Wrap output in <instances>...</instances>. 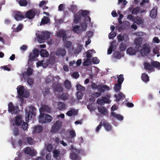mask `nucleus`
<instances>
[{
	"label": "nucleus",
	"mask_w": 160,
	"mask_h": 160,
	"mask_svg": "<svg viewBox=\"0 0 160 160\" xmlns=\"http://www.w3.org/2000/svg\"><path fill=\"white\" fill-rule=\"evenodd\" d=\"M44 38L45 39H49L50 37V33L49 32H42Z\"/></svg>",
	"instance_id": "79ce46f5"
},
{
	"label": "nucleus",
	"mask_w": 160,
	"mask_h": 160,
	"mask_svg": "<svg viewBox=\"0 0 160 160\" xmlns=\"http://www.w3.org/2000/svg\"><path fill=\"white\" fill-rule=\"evenodd\" d=\"M58 97L59 98L65 100L68 99L69 98V96L68 94L66 93H63L61 95L58 96Z\"/></svg>",
	"instance_id": "bb28decb"
},
{
	"label": "nucleus",
	"mask_w": 160,
	"mask_h": 160,
	"mask_svg": "<svg viewBox=\"0 0 160 160\" xmlns=\"http://www.w3.org/2000/svg\"><path fill=\"white\" fill-rule=\"evenodd\" d=\"M136 22L138 24H141L143 23V20L141 18H138L135 19Z\"/></svg>",
	"instance_id": "e2e57ef3"
},
{
	"label": "nucleus",
	"mask_w": 160,
	"mask_h": 160,
	"mask_svg": "<svg viewBox=\"0 0 160 160\" xmlns=\"http://www.w3.org/2000/svg\"><path fill=\"white\" fill-rule=\"evenodd\" d=\"M114 96L116 98V101L117 102L120 101L122 99H123L125 98L123 94L121 92L117 95L115 94Z\"/></svg>",
	"instance_id": "412c9836"
},
{
	"label": "nucleus",
	"mask_w": 160,
	"mask_h": 160,
	"mask_svg": "<svg viewBox=\"0 0 160 160\" xmlns=\"http://www.w3.org/2000/svg\"><path fill=\"white\" fill-rule=\"evenodd\" d=\"M110 90L109 87L106 85H98V90L100 92L103 93L106 90Z\"/></svg>",
	"instance_id": "9b49d317"
},
{
	"label": "nucleus",
	"mask_w": 160,
	"mask_h": 160,
	"mask_svg": "<svg viewBox=\"0 0 160 160\" xmlns=\"http://www.w3.org/2000/svg\"><path fill=\"white\" fill-rule=\"evenodd\" d=\"M57 34L58 37H62L66 34L65 32L63 31H60L57 32Z\"/></svg>",
	"instance_id": "3c124183"
},
{
	"label": "nucleus",
	"mask_w": 160,
	"mask_h": 160,
	"mask_svg": "<svg viewBox=\"0 0 160 160\" xmlns=\"http://www.w3.org/2000/svg\"><path fill=\"white\" fill-rule=\"evenodd\" d=\"M42 36V34L41 33V34L37 36V38L40 43H42L44 42L45 39Z\"/></svg>",
	"instance_id": "f704fd0d"
},
{
	"label": "nucleus",
	"mask_w": 160,
	"mask_h": 160,
	"mask_svg": "<svg viewBox=\"0 0 160 160\" xmlns=\"http://www.w3.org/2000/svg\"><path fill=\"white\" fill-rule=\"evenodd\" d=\"M88 24L86 22H84L81 24V27L82 30V31H86V28L87 27Z\"/></svg>",
	"instance_id": "052dcab7"
},
{
	"label": "nucleus",
	"mask_w": 160,
	"mask_h": 160,
	"mask_svg": "<svg viewBox=\"0 0 160 160\" xmlns=\"http://www.w3.org/2000/svg\"><path fill=\"white\" fill-rule=\"evenodd\" d=\"M151 65H152L153 68L160 69V63L157 61H153L151 62Z\"/></svg>",
	"instance_id": "393cba45"
},
{
	"label": "nucleus",
	"mask_w": 160,
	"mask_h": 160,
	"mask_svg": "<svg viewBox=\"0 0 160 160\" xmlns=\"http://www.w3.org/2000/svg\"><path fill=\"white\" fill-rule=\"evenodd\" d=\"M113 47H114L113 45H111L110 46L108 50L107 53L108 54H110L112 53Z\"/></svg>",
	"instance_id": "338daca9"
},
{
	"label": "nucleus",
	"mask_w": 160,
	"mask_h": 160,
	"mask_svg": "<svg viewBox=\"0 0 160 160\" xmlns=\"http://www.w3.org/2000/svg\"><path fill=\"white\" fill-rule=\"evenodd\" d=\"M157 15V11L153 8L151 11L150 16L152 18H155Z\"/></svg>",
	"instance_id": "a878e982"
},
{
	"label": "nucleus",
	"mask_w": 160,
	"mask_h": 160,
	"mask_svg": "<svg viewBox=\"0 0 160 160\" xmlns=\"http://www.w3.org/2000/svg\"><path fill=\"white\" fill-rule=\"evenodd\" d=\"M28 126V124L27 123L23 122L22 125V128L23 129V130L24 131H26V130L27 131V128Z\"/></svg>",
	"instance_id": "8fccbe9b"
},
{
	"label": "nucleus",
	"mask_w": 160,
	"mask_h": 160,
	"mask_svg": "<svg viewBox=\"0 0 160 160\" xmlns=\"http://www.w3.org/2000/svg\"><path fill=\"white\" fill-rule=\"evenodd\" d=\"M58 106L59 110H62L65 108V103L61 102H58Z\"/></svg>",
	"instance_id": "58836bf2"
},
{
	"label": "nucleus",
	"mask_w": 160,
	"mask_h": 160,
	"mask_svg": "<svg viewBox=\"0 0 160 160\" xmlns=\"http://www.w3.org/2000/svg\"><path fill=\"white\" fill-rule=\"evenodd\" d=\"M72 152L70 154V158L72 160H81V158L79 156L81 151L75 148L72 145L71 147Z\"/></svg>",
	"instance_id": "f03ea898"
},
{
	"label": "nucleus",
	"mask_w": 160,
	"mask_h": 160,
	"mask_svg": "<svg viewBox=\"0 0 160 160\" xmlns=\"http://www.w3.org/2000/svg\"><path fill=\"white\" fill-rule=\"evenodd\" d=\"M122 84L118 83L115 85V87L114 88L115 92H118L119 91L121 88Z\"/></svg>",
	"instance_id": "37998d69"
},
{
	"label": "nucleus",
	"mask_w": 160,
	"mask_h": 160,
	"mask_svg": "<svg viewBox=\"0 0 160 160\" xmlns=\"http://www.w3.org/2000/svg\"><path fill=\"white\" fill-rule=\"evenodd\" d=\"M77 9V7L74 5H72L70 7L71 11L74 12Z\"/></svg>",
	"instance_id": "774afa93"
},
{
	"label": "nucleus",
	"mask_w": 160,
	"mask_h": 160,
	"mask_svg": "<svg viewBox=\"0 0 160 160\" xmlns=\"http://www.w3.org/2000/svg\"><path fill=\"white\" fill-rule=\"evenodd\" d=\"M8 111L12 113L17 114L19 111L18 106H15L12 102H9L8 105Z\"/></svg>",
	"instance_id": "0eeeda50"
},
{
	"label": "nucleus",
	"mask_w": 160,
	"mask_h": 160,
	"mask_svg": "<svg viewBox=\"0 0 160 160\" xmlns=\"http://www.w3.org/2000/svg\"><path fill=\"white\" fill-rule=\"evenodd\" d=\"M77 90L79 91H83L85 90V88L80 84H78L76 86Z\"/></svg>",
	"instance_id": "49530a36"
},
{
	"label": "nucleus",
	"mask_w": 160,
	"mask_h": 160,
	"mask_svg": "<svg viewBox=\"0 0 160 160\" xmlns=\"http://www.w3.org/2000/svg\"><path fill=\"white\" fill-rule=\"evenodd\" d=\"M40 11L39 10L36 8H33L29 10L25 14V18L29 19H33L35 16L39 15L40 14Z\"/></svg>",
	"instance_id": "f257e3e1"
},
{
	"label": "nucleus",
	"mask_w": 160,
	"mask_h": 160,
	"mask_svg": "<svg viewBox=\"0 0 160 160\" xmlns=\"http://www.w3.org/2000/svg\"><path fill=\"white\" fill-rule=\"evenodd\" d=\"M150 51V47L147 43L143 45V48L141 50V54L142 56H146L149 53Z\"/></svg>",
	"instance_id": "423d86ee"
},
{
	"label": "nucleus",
	"mask_w": 160,
	"mask_h": 160,
	"mask_svg": "<svg viewBox=\"0 0 160 160\" xmlns=\"http://www.w3.org/2000/svg\"><path fill=\"white\" fill-rule=\"evenodd\" d=\"M65 88L68 89H70L71 88V85L70 82L68 80L65 81L64 82Z\"/></svg>",
	"instance_id": "72a5a7b5"
},
{
	"label": "nucleus",
	"mask_w": 160,
	"mask_h": 160,
	"mask_svg": "<svg viewBox=\"0 0 160 160\" xmlns=\"http://www.w3.org/2000/svg\"><path fill=\"white\" fill-rule=\"evenodd\" d=\"M18 3L21 6L26 7L28 4V2L26 0H19Z\"/></svg>",
	"instance_id": "e433bc0d"
},
{
	"label": "nucleus",
	"mask_w": 160,
	"mask_h": 160,
	"mask_svg": "<svg viewBox=\"0 0 160 160\" xmlns=\"http://www.w3.org/2000/svg\"><path fill=\"white\" fill-rule=\"evenodd\" d=\"M142 79L144 82L148 81L149 80L148 75L145 73H143L142 75Z\"/></svg>",
	"instance_id": "473e14b6"
},
{
	"label": "nucleus",
	"mask_w": 160,
	"mask_h": 160,
	"mask_svg": "<svg viewBox=\"0 0 160 160\" xmlns=\"http://www.w3.org/2000/svg\"><path fill=\"white\" fill-rule=\"evenodd\" d=\"M29 58L28 60V63L29 64L30 62H31L34 60L37 57H36L35 55L32 54V53H31L28 56Z\"/></svg>",
	"instance_id": "c9c22d12"
},
{
	"label": "nucleus",
	"mask_w": 160,
	"mask_h": 160,
	"mask_svg": "<svg viewBox=\"0 0 160 160\" xmlns=\"http://www.w3.org/2000/svg\"><path fill=\"white\" fill-rule=\"evenodd\" d=\"M119 48L120 51H125L126 49V46L125 43L122 42L120 45Z\"/></svg>",
	"instance_id": "c03bdc74"
},
{
	"label": "nucleus",
	"mask_w": 160,
	"mask_h": 160,
	"mask_svg": "<svg viewBox=\"0 0 160 160\" xmlns=\"http://www.w3.org/2000/svg\"><path fill=\"white\" fill-rule=\"evenodd\" d=\"M24 87L23 86L19 85L17 87V92L19 96H23L24 93Z\"/></svg>",
	"instance_id": "dca6fc26"
},
{
	"label": "nucleus",
	"mask_w": 160,
	"mask_h": 160,
	"mask_svg": "<svg viewBox=\"0 0 160 160\" xmlns=\"http://www.w3.org/2000/svg\"><path fill=\"white\" fill-rule=\"evenodd\" d=\"M26 139L27 143L29 145H32L35 143L34 139L31 137H27Z\"/></svg>",
	"instance_id": "2f4dec72"
},
{
	"label": "nucleus",
	"mask_w": 160,
	"mask_h": 160,
	"mask_svg": "<svg viewBox=\"0 0 160 160\" xmlns=\"http://www.w3.org/2000/svg\"><path fill=\"white\" fill-rule=\"evenodd\" d=\"M54 90L55 92H62L63 91L62 87V85L61 83H58L55 86L54 88Z\"/></svg>",
	"instance_id": "f3484780"
},
{
	"label": "nucleus",
	"mask_w": 160,
	"mask_h": 160,
	"mask_svg": "<svg viewBox=\"0 0 160 160\" xmlns=\"http://www.w3.org/2000/svg\"><path fill=\"white\" fill-rule=\"evenodd\" d=\"M80 11H79L77 13L74 15V22L75 24L78 23L81 20V17L80 14Z\"/></svg>",
	"instance_id": "4468645a"
},
{
	"label": "nucleus",
	"mask_w": 160,
	"mask_h": 160,
	"mask_svg": "<svg viewBox=\"0 0 160 160\" xmlns=\"http://www.w3.org/2000/svg\"><path fill=\"white\" fill-rule=\"evenodd\" d=\"M36 108L33 106L29 107V111H26V118L29 120L32 118L33 116H35L36 115Z\"/></svg>",
	"instance_id": "20e7f679"
},
{
	"label": "nucleus",
	"mask_w": 160,
	"mask_h": 160,
	"mask_svg": "<svg viewBox=\"0 0 160 160\" xmlns=\"http://www.w3.org/2000/svg\"><path fill=\"white\" fill-rule=\"evenodd\" d=\"M32 53L37 57H38L39 55V52L37 49H34L33 50V52Z\"/></svg>",
	"instance_id": "69168bd1"
},
{
	"label": "nucleus",
	"mask_w": 160,
	"mask_h": 160,
	"mask_svg": "<svg viewBox=\"0 0 160 160\" xmlns=\"http://www.w3.org/2000/svg\"><path fill=\"white\" fill-rule=\"evenodd\" d=\"M140 11V8L138 7H137L134 8L132 12V14L136 15Z\"/></svg>",
	"instance_id": "603ef678"
},
{
	"label": "nucleus",
	"mask_w": 160,
	"mask_h": 160,
	"mask_svg": "<svg viewBox=\"0 0 160 160\" xmlns=\"http://www.w3.org/2000/svg\"><path fill=\"white\" fill-rule=\"evenodd\" d=\"M99 60L97 57H95L93 58L92 60V62L95 64H97L99 62Z\"/></svg>",
	"instance_id": "bf43d9fd"
},
{
	"label": "nucleus",
	"mask_w": 160,
	"mask_h": 160,
	"mask_svg": "<svg viewBox=\"0 0 160 160\" xmlns=\"http://www.w3.org/2000/svg\"><path fill=\"white\" fill-rule=\"evenodd\" d=\"M27 82L29 85H31L33 84L34 81L32 79L29 78L27 79Z\"/></svg>",
	"instance_id": "0e129e2a"
},
{
	"label": "nucleus",
	"mask_w": 160,
	"mask_h": 160,
	"mask_svg": "<svg viewBox=\"0 0 160 160\" xmlns=\"http://www.w3.org/2000/svg\"><path fill=\"white\" fill-rule=\"evenodd\" d=\"M42 130V126L37 125L35 126L33 129V132L34 133L41 132Z\"/></svg>",
	"instance_id": "b1692460"
},
{
	"label": "nucleus",
	"mask_w": 160,
	"mask_h": 160,
	"mask_svg": "<svg viewBox=\"0 0 160 160\" xmlns=\"http://www.w3.org/2000/svg\"><path fill=\"white\" fill-rule=\"evenodd\" d=\"M33 69L31 68H28L27 69L26 74L28 76L31 75L33 72Z\"/></svg>",
	"instance_id": "6e6d98bb"
},
{
	"label": "nucleus",
	"mask_w": 160,
	"mask_h": 160,
	"mask_svg": "<svg viewBox=\"0 0 160 160\" xmlns=\"http://www.w3.org/2000/svg\"><path fill=\"white\" fill-rule=\"evenodd\" d=\"M22 123V118L21 115H18L15 117V123L16 125L19 126Z\"/></svg>",
	"instance_id": "6ab92c4d"
},
{
	"label": "nucleus",
	"mask_w": 160,
	"mask_h": 160,
	"mask_svg": "<svg viewBox=\"0 0 160 160\" xmlns=\"http://www.w3.org/2000/svg\"><path fill=\"white\" fill-rule=\"evenodd\" d=\"M111 114L112 116L119 121H121L123 119V117L122 116L119 114H116L113 111L111 112Z\"/></svg>",
	"instance_id": "aec40b11"
},
{
	"label": "nucleus",
	"mask_w": 160,
	"mask_h": 160,
	"mask_svg": "<svg viewBox=\"0 0 160 160\" xmlns=\"http://www.w3.org/2000/svg\"><path fill=\"white\" fill-rule=\"evenodd\" d=\"M101 99H98L97 100V103L99 104L102 105L105 103H109L110 101L109 98L106 97H102Z\"/></svg>",
	"instance_id": "1a4fd4ad"
},
{
	"label": "nucleus",
	"mask_w": 160,
	"mask_h": 160,
	"mask_svg": "<svg viewBox=\"0 0 160 160\" xmlns=\"http://www.w3.org/2000/svg\"><path fill=\"white\" fill-rule=\"evenodd\" d=\"M40 54L42 57H48L49 56L48 52L45 50H42L40 52Z\"/></svg>",
	"instance_id": "7c9ffc66"
},
{
	"label": "nucleus",
	"mask_w": 160,
	"mask_h": 160,
	"mask_svg": "<svg viewBox=\"0 0 160 160\" xmlns=\"http://www.w3.org/2000/svg\"><path fill=\"white\" fill-rule=\"evenodd\" d=\"M83 95V93L80 91H78L76 94L77 98L79 100L82 99Z\"/></svg>",
	"instance_id": "864d4df0"
},
{
	"label": "nucleus",
	"mask_w": 160,
	"mask_h": 160,
	"mask_svg": "<svg viewBox=\"0 0 160 160\" xmlns=\"http://www.w3.org/2000/svg\"><path fill=\"white\" fill-rule=\"evenodd\" d=\"M67 114L69 116L71 117L73 115H77V112L74 109H72L71 110L68 111L67 113Z\"/></svg>",
	"instance_id": "c85d7f7f"
},
{
	"label": "nucleus",
	"mask_w": 160,
	"mask_h": 160,
	"mask_svg": "<svg viewBox=\"0 0 160 160\" xmlns=\"http://www.w3.org/2000/svg\"><path fill=\"white\" fill-rule=\"evenodd\" d=\"M102 124L105 129L108 132L111 131L112 130V127L111 124L108 122H106L104 120L102 122Z\"/></svg>",
	"instance_id": "2eb2a0df"
},
{
	"label": "nucleus",
	"mask_w": 160,
	"mask_h": 160,
	"mask_svg": "<svg viewBox=\"0 0 160 160\" xmlns=\"http://www.w3.org/2000/svg\"><path fill=\"white\" fill-rule=\"evenodd\" d=\"M134 42L136 45V48L138 49L141 47L142 41H140L138 39H136L135 40Z\"/></svg>",
	"instance_id": "a19ab883"
},
{
	"label": "nucleus",
	"mask_w": 160,
	"mask_h": 160,
	"mask_svg": "<svg viewBox=\"0 0 160 160\" xmlns=\"http://www.w3.org/2000/svg\"><path fill=\"white\" fill-rule=\"evenodd\" d=\"M51 111V108L46 105H44L42 106L39 110L40 113H43L45 112H50Z\"/></svg>",
	"instance_id": "f8f14e48"
},
{
	"label": "nucleus",
	"mask_w": 160,
	"mask_h": 160,
	"mask_svg": "<svg viewBox=\"0 0 160 160\" xmlns=\"http://www.w3.org/2000/svg\"><path fill=\"white\" fill-rule=\"evenodd\" d=\"M144 66L145 69L150 71L153 70V67L152 65L149 63L145 62L144 63Z\"/></svg>",
	"instance_id": "c756f323"
},
{
	"label": "nucleus",
	"mask_w": 160,
	"mask_h": 160,
	"mask_svg": "<svg viewBox=\"0 0 160 160\" xmlns=\"http://www.w3.org/2000/svg\"><path fill=\"white\" fill-rule=\"evenodd\" d=\"M116 36V33L113 31H111L108 35V38L110 39H113Z\"/></svg>",
	"instance_id": "09e8293b"
},
{
	"label": "nucleus",
	"mask_w": 160,
	"mask_h": 160,
	"mask_svg": "<svg viewBox=\"0 0 160 160\" xmlns=\"http://www.w3.org/2000/svg\"><path fill=\"white\" fill-rule=\"evenodd\" d=\"M52 118L50 115L44 113H40L39 121L42 123H48L51 122Z\"/></svg>",
	"instance_id": "7ed1b4c3"
},
{
	"label": "nucleus",
	"mask_w": 160,
	"mask_h": 160,
	"mask_svg": "<svg viewBox=\"0 0 160 160\" xmlns=\"http://www.w3.org/2000/svg\"><path fill=\"white\" fill-rule=\"evenodd\" d=\"M80 27L79 25H76L72 27L73 31L78 34H81L82 32V30L80 28Z\"/></svg>",
	"instance_id": "a211bd4d"
},
{
	"label": "nucleus",
	"mask_w": 160,
	"mask_h": 160,
	"mask_svg": "<svg viewBox=\"0 0 160 160\" xmlns=\"http://www.w3.org/2000/svg\"><path fill=\"white\" fill-rule=\"evenodd\" d=\"M62 124V122L60 120H57L54 122L51 127V132L54 133H56L61 128Z\"/></svg>",
	"instance_id": "39448f33"
},
{
	"label": "nucleus",
	"mask_w": 160,
	"mask_h": 160,
	"mask_svg": "<svg viewBox=\"0 0 160 160\" xmlns=\"http://www.w3.org/2000/svg\"><path fill=\"white\" fill-rule=\"evenodd\" d=\"M98 109L99 112L102 114L104 115L107 113V111L106 109L103 107H98Z\"/></svg>",
	"instance_id": "cd10ccee"
},
{
	"label": "nucleus",
	"mask_w": 160,
	"mask_h": 160,
	"mask_svg": "<svg viewBox=\"0 0 160 160\" xmlns=\"http://www.w3.org/2000/svg\"><path fill=\"white\" fill-rule=\"evenodd\" d=\"M126 51L127 53L130 55H135L137 52L136 49L132 47H130L128 48Z\"/></svg>",
	"instance_id": "5701e85b"
},
{
	"label": "nucleus",
	"mask_w": 160,
	"mask_h": 160,
	"mask_svg": "<svg viewBox=\"0 0 160 160\" xmlns=\"http://www.w3.org/2000/svg\"><path fill=\"white\" fill-rule=\"evenodd\" d=\"M65 45L64 46L68 48H70L72 45V43L70 41H67L64 42Z\"/></svg>",
	"instance_id": "5fc2aeb1"
},
{
	"label": "nucleus",
	"mask_w": 160,
	"mask_h": 160,
	"mask_svg": "<svg viewBox=\"0 0 160 160\" xmlns=\"http://www.w3.org/2000/svg\"><path fill=\"white\" fill-rule=\"evenodd\" d=\"M114 57L116 59H120L121 58V53L119 52H115L113 54Z\"/></svg>",
	"instance_id": "de8ad7c7"
},
{
	"label": "nucleus",
	"mask_w": 160,
	"mask_h": 160,
	"mask_svg": "<svg viewBox=\"0 0 160 160\" xmlns=\"http://www.w3.org/2000/svg\"><path fill=\"white\" fill-rule=\"evenodd\" d=\"M102 121L100 122L98 125L96 127V129L95 130L96 132H99L100 130L102 125Z\"/></svg>",
	"instance_id": "13d9d810"
},
{
	"label": "nucleus",
	"mask_w": 160,
	"mask_h": 160,
	"mask_svg": "<svg viewBox=\"0 0 160 160\" xmlns=\"http://www.w3.org/2000/svg\"><path fill=\"white\" fill-rule=\"evenodd\" d=\"M13 15L15 19L17 21L22 20L25 18L23 13L21 11H14Z\"/></svg>",
	"instance_id": "6e6552de"
},
{
	"label": "nucleus",
	"mask_w": 160,
	"mask_h": 160,
	"mask_svg": "<svg viewBox=\"0 0 160 160\" xmlns=\"http://www.w3.org/2000/svg\"><path fill=\"white\" fill-rule=\"evenodd\" d=\"M91 60L90 59L87 58L83 62V65L84 66H88L91 64Z\"/></svg>",
	"instance_id": "a18cd8bd"
},
{
	"label": "nucleus",
	"mask_w": 160,
	"mask_h": 160,
	"mask_svg": "<svg viewBox=\"0 0 160 160\" xmlns=\"http://www.w3.org/2000/svg\"><path fill=\"white\" fill-rule=\"evenodd\" d=\"M80 14L81 17H85L88 15L89 12L88 11L85 10H81Z\"/></svg>",
	"instance_id": "4c0bfd02"
},
{
	"label": "nucleus",
	"mask_w": 160,
	"mask_h": 160,
	"mask_svg": "<svg viewBox=\"0 0 160 160\" xmlns=\"http://www.w3.org/2000/svg\"><path fill=\"white\" fill-rule=\"evenodd\" d=\"M66 51L65 50L60 48L58 49L56 52V55L58 56L63 57L66 54Z\"/></svg>",
	"instance_id": "ddd939ff"
},
{
	"label": "nucleus",
	"mask_w": 160,
	"mask_h": 160,
	"mask_svg": "<svg viewBox=\"0 0 160 160\" xmlns=\"http://www.w3.org/2000/svg\"><path fill=\"white\" fill-rule=\"evenodd\" d=\"M50 21L49 18L46 16H44L41 20V22L40 23V25H44L47 24Z\"/></svg>",
	"instance_id": "4be33fe9"
},
{
	"label": "nucleus",
	"mask_w": 160,
	"mask_h": 160,
	"mask_svg": "<svg viewBox=\"0 0 160 160\" xmlns=\"http://www.w3.org/2000/svg\"><path fill=\"white\" fill-rule=\"evenodd\" d=\"M24 152L27 154L29 155L30 156L33 157L36 155V152L33 150H32L29 147H27L25 148Z\"/></svg>",
	"instance_id": "9d476101"
},
{
	"label": "nucleus",
	"mask_w": 160,
	"mask_h": 160,
	"mask_svg": "<svg viewBox=\"0 0 160 160\" xmlns=\"http://www.w3.org/2000/svg\"><path fill=\"white\" fill-rule=\"evenodd\" d=\"M118 83L122 84L124 81L123 75L122 74H120L118 77Z\"/></svg>",
	"instance_id": "ea45409f"
},
{
	"label": "nucleus",
	"mask_w": 160,
	"mask_h": 160,
	"mask_svg": "<svg viewBox=\"0 0 160 160\" xmlns=\"http://www.w3.org/2000/svg\"><path fill=\"white\" fill-rule=\"evenodd\" d=\"M13 134L15 136H17L19 134V130L17 127H15L13 129Z\"/></svg>",
	"instance_id": "4d7b16f0"
},
{
	"label": "nucleus",
	"mask_w": 160,
	"mask_h": 160,
	"mask_svg": "<svg viewBox=\"0 0 160 160\" xmlns=\"http://www.w3.org/2000/svg\"><path fill=\"white\" fill-rule=\"evenodd\" d=\"M69 134L72 137H75L76 136V134L75 131L73 130H72L69 131Z\"/></svg>",
	"instance_id": "680f3d73"
}]
</instances>
